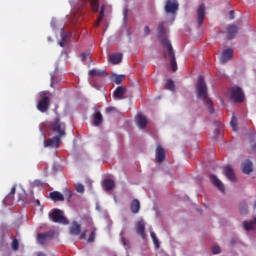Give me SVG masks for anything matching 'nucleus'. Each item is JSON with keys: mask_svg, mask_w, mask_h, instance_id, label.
Wrapping results in <instances>:
<instances>
[{"mask_svg": "<svg viewBox=\"0 0 256 256\" xmlns=\"http://www.w3.org/2000/svg\"><path fill=\"white\" fill-rule=\"evenodd\" d=\"M196 97L198 99L205 101L206 108L210 114L215 113V108L213 107L212 100L208 99L207 85L204 81L203 76H199L198 78V86H196Z\"/></svg>", "mask_w": 256, "mask_h": 256, "instance_id": "1", "label": "nucleus"}, {"mask_svg": "<svg viewBox=\"0 0 256 256\" xmlns=\"http://www.w3.org/2000/svg\"><path fill=\"white\" fill-rule=\"evenodd\" d=\"M162 45L166 50H164V58L170 57V65L173 72L178 71V63L176 62L175 52L173 46L171 45L169 39L163 38L161 41Z\"/></svg>", "mask_w": 256, "mask_h": 256, "instance_id": "2", "label": "nucleus"}, {"mask_svg": "<svg viewBox=\"0 0 256 256\" xmlns=\"http://www.w3.org/2000/svg\"><path fill=\"white\" fill-rule=\"evenodd\" d=\"M36 108L41 113H46L50 108V92L44 91L40 93V100H38Z\"/></svg>", "mask_w": 256, "mask_h": 256, "instance_id": "3", "label": "nucleus"}, {"mask_svg": "<svg viewBox=\"0 0 256 256\" xmlns=\"http://www.w3.org/2000/svg\"><path fill=\"white\" fill-rule=\"evenodd\" d=\"M65 128L66 125L60 118V116H56L52 122H50V129L54 131L59 137H65Z\"/></svg>", "mask_w": 256, "mask_h": 256, "instance_id": "4", "label": "nucleus"}, {"mask_svg": "<svg viewBox=\"0 0 256 256\" xmlns=\"http://www.w3.org/2000/svg\"><path fill=\"white\" fill-rule=\"evenodd\" d=\"M229 93L231 96V100L234 103H243L244 102L245 94L239 86L232 87L231 90L229 91Z\"/></svg>", "mask_w": 256, "mask_h": 256, "instance_id": "5", "label": "nucleus"}, {"mask_svg": "<svg viewBox=\"0 0 256 256\" xmlns=\"http://www.w3.org/2000/svg\"><path fill=\"white\" fill-rule=\"evenodd\" d=\"M49 217L54 223L63 224V225L69 224V221L66 217H64L62 210L55 209L50 213Z\"/></svg>", "mask_w": 256, "mask_h": 256, "instance_id": "6", "label": "nucleus"}, {"mask_svg": "<svg viewBox=\"0 0 256 256\" xmlns=\"http://www.w3.org/2000/svg\"><path fill=\"white\" fill-rule=\"evenodd\" d=\"M164 10L165 13L173 15V21H175V15H177V12L179 11V2L177 0H167Z\"/></svg>", "mask_w": 256, "mask_h": 256, "instance_id": "7", "label": "nucleus"}, {"mask_svg": "<svg viewBox=\"0 0 256 256\" xmlns=\"http://www.w3.org/2000/svg\"><path fill=\"white\" fill-rule=\"evenodd\" d=\"M50 27L54 33H65V22L63 20L52 18Z\"/></svg>", "mask_w": 256, "mask_h": 256, "instance_id": "8", "label": "nucleus"}, {"mask_svg": "<svg viewBox=\"0 0 256 256\" xmlns=\"http://www.w3.org/2000/svg\"><path fill=\"white\" fill-rule=\"evenodd\" d=\"M234 56V50L231 48L223 50L222 55H220V63L225 64L229 62Z\"/></svg>", "mask_w": 256, "mask_h": 256, "instance_id": "9", "label": "nucleus"}, {"mask_svg": "<svg viewBox=\"0 0 256 256\" xmlns=\"http://www.w3.org/2000/svg\"><path fill=\"white\" fill-rule=\"evenodd\" d=\"M135 123L139 127V129H145L148 125V120L145 115L139 113L135 117Z\"/></svg>", "mask_w": 256, "mask_h": 256, "instance_id": "10", "label": "nucleus"}, {"mask_svg": "<svg viewBox=\"0 0 256 256\" xmlns=\"http://www.w3.org/2000/svg\"><path fill=\"white\" fill-rule=\"evenodd\" d=\"M205 11V4H201L197 9V22L199 27H201V25H203V22L205 21Z\"/></svg>", "mask_w": 256, "mask_h": 256, "instance_id": "11", "label": "nucleus"}, {"mask_svg": "<svg viewBox=\"0 0 256 256\" xmlns=\"http://www.w3.org/2000/svg\"><path fill=\"white\" fill-rule=\"evenodd\" d=\"M52 237H53V234L50 232L38 233L37 234V242L40 245H45L48 243L49 239Z\"/></svg>", "mask_w": 256, "mask_h": 256, "instance_id": "12", "label": "nucleus"}, {"mask_svg": "<svg viewBox=\"0 0 256 256\" xmlns=\"http://www.w3.org/2000/svg\"><path fill=\"white\" fill-rule=\"evenodd\" d=\"M223 174L227 177L229 181L235 182L236 176L234 173V169L231 166H224L223 168Z\"/></svg>", "mask_w": 256, "mask_h": 256, "instance_id": "13", "label": "nucleus"}, {"mask_svg": "<svg viewBox=\"0 0 256 256\" xmlns=\"http://www.w3.org/2000/svg\"><path fill=\"white\" fill-rule=\"evenodd\" d=\"M108 61L112 65H118V64L122 63L123 53H113V54H111L110 57H108Z\"/></svg>", "mask_w": 256, "mask_h": 256, "instance_id": "14", "label": "nucleus"}, {"mask_svg": "<svg viewBox=\"0 0 256 256\" xmlns=\"http://www.w3.org/2000/svg\"><path fill=\"white\" fill-rule=\"evenodd\" d=\"M125 93H127V88L124 86H117L112 96H114L116 100H123Z\"/></svg>", "mask_w": 256, "mask_h": 256, "instance_id": "15", "label": "nucleus"}, {"mask_svg": "<svg viewBox=\"0 0 256 256\" xmlns=\"http://www.w3.org/2000/svg\"><path fill=\"white\" fill-rule=\"evenodd\" d=\"M145 231H146L145 222L139 221L138 223H136V234L140 235L142 239H146Z\"/></svg>", "mask_w": 256, "mask_h": 256, "instance_id": "16", "label": "nucleus"}, {"mask_svg": "<svg viewBox=\"0 0 256 256\" xmlns=\"http://www.w3.org/2000/svg\"><path fill=\"white\" fill-rule=\"evenodd\" d=\"M60 137H64V136L57 135L55 137H52L50 140L44 141L45 147H59Z\"/></svg>", "mask_w": 256, "mask_h": 256, "instance_id": "17", "label": "nucleus"}, {"mask_svg": "<svg viewBox=\"0 0 256 256\" xmlns=\"http://www.w3.org/2000/svg\"><path fill=\"white\" fill-rule=\"evenodd\" d=\"M210 181L212 184L219 189L220 192L225 193V185L215 175H210Z\"/></svg>", "mask_w": 256, "mask_h": 256, "instance_id": "18", "label": "nucleus"}, {"mask_svg": "<svg viewBox=\"0 0 256 256\" xmlns=\"http://www.w3.org/2000/svg\"><path fill=\"white\" fill-rule=\"evenodd\" d=\"M56 37L58 38V44L60 45V47H64L65 45H67L69 39L71 38V34H69V33H60Z\"/></svg>", "mask_w": 256, "mask_h": 256, "instance_id": "19", "label": "nucleus"}, {"mask_svg": "<svg viewBox=\"0 0 256 256\" xmlns=\"http://www.w3.org/2000/svg\"><path fill=\"white\" fill-rule=\"evenodd\" d=\"M165 161V149L161 145H158L156 148V162L161 164Z\"/></svg>", "mask_w": 256, "mask_h": 256, "instance_id": "20", "label": "nucleus"}, {"mask_svg": "<svg viewBox=\"0 0 256 256\" xmlns=\"http://www.w3.org/2000/svg\"><path fill=\"white\" fill-rule=\"evenodd\" d=\"M252 172H253V162L247 159L245 160L244 163H242V173L249 175Z\"/></svg>", "mask_w": 256, "mask_h": 256, "instance_id": "21", "label": "nucleus"}, {"mask_svg": "<svg viewBox=\"0 0 256 256\" xmlns=\"http://www.w3.org/2000/svg\"><path fill=\"white\" fill-rule=\"evenodd\" d=\"M81 233V225L78 222H73L72 226L69 228V234L73 236H78Z\"/></svg>", "mask_w": 256, "mask_h": 256, "instance_id": "22", "label": "nucleus"}, {"mask_svg": "<svg viewBox=\"0 0 256 256\" xmlns=\"http://www.w3.org/2000/svg\"><path fill=\"white\" fill-rule=\"evenodd\" d=\"M50 199L54 202H63L64 196L58 191L50 192Z\"/></svg>", "mask_w": 256, "mask_h": 256, "instance_id": "23", "label": "nucleus"}, {"mask_svg": "<svg viewBox=\"0 0 256 256\" xmlns=\"http://www.w3.org/2000/svg\"><path fill=\"white\" fill-rule=\"evenodd\" d=\"M102 187L105 191H111L115 187V181L111 179H106L105 181L102 182Z\"/></svg>", "mask_w": 256, "mask_h": 256, "instance_id": "24", "label": "nucleus"}, {"mask_svg": "<svg viewBox=\"0 0 256 256\" xmlns=\"http://www.w3.org/2000/svg\"><path fill=\"white\" fill-rule=\"evenodd\" d=\"M130 209H131V213L137 214L141 209V203H139L137 199L131 201Z\"/></svg>", "mask_w": 256, "mask_h": 256, "instance_id": "25", "label": "nucleus"}, {"mask_svg": "<svg viewBox=\"0 0 256 256\" xmlns=\"http://www.w3.org/2000/svg\"><path fill=\"white\" fill-rule=\"evenodd\" d=\"M15 194H16V185H14L12 189H10L9 194L5 197V202H7V204H11L15 199Z\"/></svg>", "mask_w": 256, "mask_h": 256, "instance_id": "26", "label": "nucleus"}, {"mask_svg": "<svg viewBox=\"0 0 256 256\" xmlns=\"http://www.w3.org/2000/svg\"><path fill=\"white\" fill-rule=\"evenodd\" d=\"M241 20H238L236 24H232L228 27V33H237L241 30Z\"/></svg>", "mask_w": 256, "mask_h": 256, "instance_id": "27", "label": "nucleus"}, {"mask_svg": "<svg viewBox=\"0 0 256 256\" xmlns=\"http://www.w3.org/2000/svg\"><path fill=\"white\" fill-rule=\"evenodd\" d=\"M158 33H167L169 31V26L165 22H160L157 28Z\"/></svg>", "mask_w": 256, "mask_h": 256, "instance_id": "28", "label": "nucleus"}, {"mask_svg": "<svg viewBox=\"0 0 256 256\" xmlns=\"http://www.w3.org/2000/svg\"><path fill=\"white\" fill-rule=\"evenodd\" d=\"M112 80L116 85H120L125 80V75H112Z\"/></svg>", "mask_w": 256, "mask_h": 256, "instance_id": "29", "label": "nucleus"}, {"mask_svg": "<svg viewBox=\"0 0 256 256\" xmlns=\"http://www.w3.org/2000/svg\"><path fill=\"white\" fill-rule=\"evenodd\" d=\"M242 225L244 226V229L246 231H252V230H254L255 223L252 222V221H250V222L245 221V222L242 223Z\"/></svg>", "mask_w": 256, "mask_h": 256, "instance_id": "30", "label": "nucleus"}, {"mask_svg": "<svg viewBox=\"0 0 256 256\" xmlns=\"http://www.w3.org/2000/svg\"><path fill=\"white\" fill-rule=\"evenodd\" d=\"M88 75H89V83H91V85L94 88H96V84L92 82V78L97 75V70L96 69H92L91 71L88 72Z\"/></svg>", "mask_w": 256, "mask_h": 256, "instance_id": "31", "label": "nucleus"}, {"mask_svg": "<svg viewBox=\"0 0 256 256\" xmlns=\"http://www.w3.org/2000/svg\"><path fill=\"white\" fill-rule=\"evenodd\" d=\"M165 89L170 90V91H174L175 90L174 81L171 80V79H167Z\"/></svg>", "mask_w": 256, "mask_h": 256, "instance_id": "32", "label": "nucleus"}, {"mask_svg": "<svg viewBox=\"0 0 256 256\" xmlns=\"http://www.w3.org/2000/svg\"><path fill=\"white\" fill-rule=\"evenodd\" d=\"M240 213L244 215L248 213V204L245 201L240 203Z\"/></svg>", "mask_w": 256, "mask_h": 256, "instance_id": "33", "label": "nucleus"}, {"mask_svg": "<svg viewBox=\"0 0 256 256\" xmlns=\"http://www.w3.org/2000/svg\"><path fill=\"white\" fill-rule=\"evenodd\" d=\"M150 237L153 240L154 246H156V248L159 249L160 248V243H159V240H157L156 233L155 232H150Z\"/></svg>", "mask_w": 256, "mask_h": 256, "instance_id": "34", "label": "nucleus"}, {"mask_svg": "<svg viewBox=\"0 0 256 256\" xmlns=\"http://www.w3.org/2000/svg\"><path fill=\"white\" fill-rule=\"evenodd\" d=\"M121 242H122V245H124V247L126 248V250L131 248V242L127 238L122 237Z\"/></svg>", "mask_w": 256, "mask_h": 256, "instance_id": "35", "label": "nucleus"}, {"mask_svg": "<svg viewBox=\"0 0 256 256\" xmlns=\"http://www.w3.org/2000/svg\"><path fill=\"white\" fill-rule=\"evenodd\" d=\"M230 124H231L232 130L234 132H237L238 128H237V120L235 116H232Z\"/></svg>", "mask_w": 256, "mask_h": 256, "instance_id": "36", "label": "nucleus"}, {"mask_svg": "<svg viewBox=\"0 0 256 256\" xmlns=\"http://www.w3.org/2000/svg\"><path fill=\"white\" fill-rule=\"evenodd\" d=\"M75 190H77L78 193L83 194L85 192V186L82 184H75Z\"/></svg>", "mask_w": 256, "mask_h": 256, "instance_id": "37", "label": "nucleus"}, {"mask_svg": "<svg viewBox=\"0 0 256 256\" xmlns=\"http://www.w3.org/2000/svg\"><path fill=\"white\" fill-rule=\"evenodd\" d=\"M20 247V243H18V240L16 238H13L12 240V250L17 251Z\"/></svg>", "mask_w": 256, "mask_h": 256, "instance_id": "38", "label": "nucleus"}, {"mask_svg": "<svg viewBox=\"0 0 256 256\" xmlns=\"http://www.w3.org/2000/svg\"><path fill=\"white\" fill-rule=\"evenodd\" d=\"M89 3L94 13H97V0H89Z\"/></svg>", "mask_w": 256, "mask_h": 256, "instance_id": "39", "label": "nucleus"}, {"mask_svg": "<svg viewBox=\"0 0 256 256\" xmlns=\"http://www.w3.org/2000/svg\"><path fill=\"white\" fill-rule=\"evenodd\" d=\"M89 58H90V53H88V52H84V53L80 54V60L82 62H85Z\"/></svg>", "mask_w": 256, "mask_h": 256, "instance_id": "40", "label": "nucleus"}, {"mask_svg": "<svg viewBox=\"0 0 256 256\" xmlns=\"http://www.w3.org/2000/svg\"><path fill=\"white\" fill-rule=\"evenodd\" d=\"M105 15V6H102L101 7V10H100V14H99V17L97 19V23H99L100 21L103 20V16Z\"/></svg>", "mask_w": 256, "mask_h": 256, "instance_id": "41", "label": "nucleus"}, {"mask_svg": "<svg viewBox=\"0 0 256 256\" xmlns=\"http://www.w3.org/2000/svg\"><path fill=\"white\" fill-rule=\"evenodd\" d=\"M101 124H103V115L101 112H97V126H100Z\"/></svg>", "mask_w": 256, "mask_h": 256, "instance_id": "42", "label": "nucleus"}, {"mask_svg": "<svg viewBox=\"0 0 256 256\" xmlns=\"http://www.w3.org/2000/svg\"><path fill=\"white\" fill-rule=\"evenodd\" d=\"M64 196L66 199H68V201L72 198V192L70 189H65L64 190Z\"/></svg>", "mask_w": 256, "mask_h": 256, "instance_id": "43", "label": "nucleus"}, {"mask_svg": "<svg viewBox=\"0 0 256 256\" xmlns=\"http://www.w3.org/2000/svg\"><path fill=\"white\" fill-rule=\"evenodd\" d=\"M71 21H72V25H75V23H77V21H79V14H73L71 17Z\"/></svg>", "mask_w": 256, "mask_h": 256, "instance_id": "44", "label": "nucleus"}, {"mask_svg": "<svg viewBox=\"0 0 256 256\" xmlns=\"http://www.w3.org/2000/svg\"><path fill=\"white\" fill-rule=\"evenodd\" d=\"M212 253H213L214 255L220 254V253H221V248L218 247V246H213V247H212Z\"/></svg>", "mask_w": 256, "mask_h": 256, "instance_id": "45", "label": "nucleus"}, {"mask_svg": "<svg viewBox=\"0 0 256 256\" xmlns=\"http://www.w3.org/2000/svg\"><path fill=\"white\" fill-rule=\"evenodd\" d=\"M93 241H95V232L94 231L91 232V234H89L87 242L92 243Z\"/></svg>", "mask_w": 256, "mask_h": 256, "instance_id": "46", "label": "nucleus"}, {"mask_svg": "<svg viewBox=\"0 0 256 256\" xmlns=\"http://www.w3.org/2000/svg\"><path fill=\"white\" fill-rule=\"evenodd\" d=\"M92 122H93V125H94V126L97 125V111H94V112H93V115H92Z\"/></svg>", "mask_w": 256, "mask_h": 256, "instance_id": "47", "label": "nucleus"}, {"mask_svg": "<svg viewBox=\"0 0 256 256\" xmlns=\"http://www.w3.org/2000/svg\"><path fill=\"white\" fill-rule=\"evenodd\" d=\"M97 76L98 77H106V76H108V73H106L105 71L98 70Z\"/></svg>", "mask_w": 256, "mask_h": 256, "instance_id": "48", "label": "nucleus"}, {"mask_svg": "<svg viewBox=\"0 0 256 256\" xmlns=\"http://www.w3.org/2000/svg\"><path fill=\"white\" fill-rule=\"evenodd\" d=\"M235 38V33H229V34H227V36H226V39L228 40V41H230V40H232V39H234Z\"/></svg>", "mask_w": 256, "mask_h": 256, "instance_id": "49", "label": "nucleus"}, {"mask_svg": "<svg viewBox=\"0 0 256 256\" xmlns=\"http://www.w3.org/2000/svg\"><path fill=\"white\" fill-rule=\"evenodd\" d=\"M54 78H55V73H51V78H50V81H51L50 86H51V88L54 87Z\"/></svg>", "mask_w": 256, "mask_h": 256, "instance_id": "50", "label": "nucleus"}, {"mask_svg": "<svg viewBox=\"0 0 256 256\" xmlns=\"http://www.w3.org/2000/svg\"><path fill=\"white\" fill-rule=\"evenodd\" d=\"M229 17H230L231 20L235 19V11L234 10H231L229 12Z\"/></svg>", "mask_w": 256, "mask_h": 256, "instance_id": "51", "label": "nucleus"}, {"mask_svg": "<svg viewBox=\"0 0 256 256\" xmlns=\"http://www.w3.org/2000/svg\"><path fill=\"white\" fill-rule=\"evenodd\" d=\"M86 238V232H83L80 234L79 239H85Z\"/></svg>", "mask_w": 256, "mask_h": 256, "instance_id": "52", "label": "nucleus"}, {"mask_svg": "<svg viewBox=\"0 0 256 256\" xmlns=\"http://www.w3.org/2000/svg\"><path fill=\"white\" fill-rule=\"evenodd\" d=\"M150 29H149V26H145L144 27V33H150Z\"/></svg>", "mask_w": 256, "mask_h": 256, "instance_id": "53", "label": "nucleus"}, {"mask_svg": "<svg viewBox=\"0 0 256 256\" xmlns=\"http://www.w3.org/2000/svg\"><path fill=\"white\" fill-rule=\"evenodd\" d=\"M236 243V239L235 238H232L231 241H230V244L231 245H234Z\"/></svg>", "mask_w": 256, "mask_h": 256, "instance_id": "54", "label": "nucleus"}, {"mask_svg": "<svg viewBox=\"0 0 256 256\" xmlns=\"http://www.w3.org/2000/svg\"><path fill=\"white\" fill-rule=\"evenodd\" d=\"M113 110H114V108H111V107H110V108H106V112H107V113H110V112L113 111Z\"/></svg>", "mask_w": 256, "mask_h": 256, "instance_id": "55", "label": "nucleus"}, {"mask_svg": "<svg viewBox=\"0 0 256 256\" xmlns=\"http://www.w3.org/2000/svg\"><path fill=\"white\" fill-rule=\"evenodd\" d=\"M31 201H32V199H31V200H27V199H26V200H23V202H24V203H27V204H30Z\"/></svg>", "mask_w": 256, "mask_h": 256, "instance_id": "56", "label": "nucleus"}, {"mask_svg": "<svg viewBox=\"0 0 256 256\" xmlns=\"http://www.w3.org/2000/svg\"><path fill=\"white\" fill-rule=\"evenodd\" d=\"M37 256H46L43 252H38Z\"/></svg>", "mask_w": 256, "mask_h": 256, "instance_id": "57", "label": "nucleus"}, {"mask_svg": "<svg viewBox=\"0 0 256 256\" xmlns=\"http://www.w3.org/2000/svg\"><path fill=\"white\" fill-rule=\"evenodd\" d=\"M214 133H215V135H218V133H220V130L219 129H215Z\"/></svg>", "mask_w": 256, "mask_h": 256, "instance_id": "58", "label": "nucleus"}, {"mask_svg": "<svg viewBox=\"0 0 256 256\" xmlns=\"http://www.w3.org/2000/svg\"><path fill=\"white\" fill-rule=\"evenodd\" d=\"M35 202H36L37 206L41 205L40 200H35Z\"/></svg>", "mask_w": 256, "mask_h": 256, "instance_id": "59", "label": "nucleus"}, {"mask_svg": "<svg viewBox=\"0 0 256 256\" xmlns=\"http://www.w3.org/2000/svg\"><path fill=\"white\" fill-rule=\"evenodd\" d=\"M123 15H124V19H127V11H124Z\"/></svg>", "mask_w": 256, "mask_h": 256, "instance_id": "60", "label": "nucleus"}, {"mask_svg": "<svg viewBox=\"0 0 256 256\" xmlns=\"http://www.w3.org/2000/svg\"><path fill=\"white\" fill-rule=\"evenodd\" d=\"M251 222L254 223V225H256V217L254 219H252Z\"/></svg>", "mask_w": 256, "mask_h": 256, "instance_id": "61", "label": "nucleus"}, {"mask_svg": "<svg viewBox=\"0 0 256 256\" xmlns=\"http://www.w3.org/2000/svg\"><path fill=\"white\" fill-rule=\"evenodd\" d=\"M256 208V200L254 201V209Z\"/></svg>", "mask_w": 256, "mask_h": 256, "instance_id": "62", "label": "nucleus"}, {"mask_svg": "<svg viewBox=\"0 0 256 256\" xmlns=\"http://www.w3.org/2000/svg\"><path fill=\"white\" fill-rule=\"evenodd\" d=\"M254 149L256 150V144H255V146H254Z\"/></svg>", "mask_w": 256, "mask_h": 256, "instance_id": "63", "label": "nucleus"}]
</instances>
